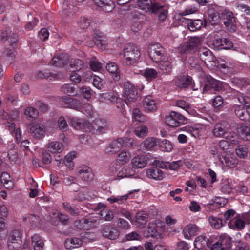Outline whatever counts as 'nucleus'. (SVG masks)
<instances>
[{
    "instance_id": "44",
    "label": "nucleus",
    "mask_w": 250,
    "mask_h": 250,
    "mask_svg": "<svg viewBox=\"0 0 250 250\" xmlns=\"http://www.w3.org/2000/svg\"><path fill=\"white\" fill-rule=\"evenodd\" d=\"M62 207L66 211L72 216H78L80 214V210L78 208L72 207L68 202L62 203Z\"/></svg>"
},
{
    "instance_id": "57",
    "label": "nucleus",
    "mask_w": 250,
    "mask_h": 250,
    "mask_svg": "<svg viewBox=\"0 0 250 250\" xmlns=\"http://www.w3.org/2000/svg\"><path fill=\"white\" fill-rule=\"evenodd\" d=\"M89 64L91 69L94 71H98L102 68V64L96 58H92L89 62Z\"/></svg>"
},
{
    "instance_id": "33",
    "label": "nucleus",
    "mask_w": 250,
    "mask_h": 250,
    "mask_svg": "<svg viewBox=\"0 0 250 250\" xmlns=\"http://www.w3.org/2000/svg\"><path fill=\"white\" fill-rule=\"evenodd\" d=\"M47 148L52 153H60L63 149V145L59 142L52 141L48 144Z\"/></svg>"
},
{
    "instance_id": "36",
    "label": "nucleus",
    "mask_w": 250,
    "mask_h": 250,
    "mask_svg": "<svg viewBox=\"0 0 250 250\" xmlns=\"http://www.w3.org/2000/svg\"><path fill=\"white\" fill-rule=\"evenodd\" d=\"M136 171L129 166L124 167L118 173V176L119 177H131L135 175Z\"/></svg>"
},
{
    "instance_id": "8",
    "label": "nucleus",
    "mask_w": 250,
    "mask_h": 250,
    "mask_svg": "<svg viewBox=\"0 0 250 250\" xmlns=\"http://www.w3.org/2000/svg\"><path fill=\"white\" fill-rule=\"evenodd\" d=\"M101 232L103 237L112 240L117 239L120 235L119 230L109 224L103 226Z\"/></svg>"
},
{
    "instance_id": "22",
    "label": "nucleus",
    "mask_w": 250,
    "mask_h": 250,
    "mask_svg": "<svg viewBox=\"0 0 250 250\" xmlns=\"http://www.w3.org/2000/svg\"><path fill=\"white\" fill-rule=\"evenodd\" d=\"M172 60L171 58H167L159 62L158 67L163 74H169L172 69Z\"/></svg>"
},
{
    "instance_id": "23",
    "label": "nucleus",
    "mask_w": 250,
    "mask_h": 250,
    "mask_svg": "<svg viewBox=\"0 0 250 250\" xmlns=\"http://www.w3.org/2000/svg\"><path fill=\"white\" fill-rule=\"evenodd\" d=\"M147 161V159L144 155H138L132 159V166L134 168H142L146 166Z\"/></svg>"
},
{
    "instance_id": "46",
    "label": "nucleus",
    "mask_w": 250,
    "mask_h": 250,
    "mask_svg": "<svg viewBox=\"0 0 250 250\" xmlns=\"http://www.w3.org/2000/svg\"><path fill=\"white\" fill-rule=\"evenodd\" d=\"M68 63L74 72L81 70L83 65L81 60L73 58L69 59Z\"/></svg>"
},
{
    "instance_id": "7",
    "label": "nucleus",
    "mask_w": 250,
    "mask_h": 250,
    "mask_svg": "<svg viewBox=\"0 0 250 250\" xmlns=\"http://www.w3.org/2000/svg\"><path fill=\"white\" fill-rule=\"evenodd\" d=\"M165 49L159 44H151L149 48L148 54L154 62H158L165 55Z\"/></svg>"
},
{
    "instance_id": "62",
    "label": "nucleus",
    "mask_w": 250,
    "mask_h": 250,
    "mask_svg": "<svg viewBox=\"0 0 250 250\" xmlns=\"http://www.w3.org/2000/svg\"><path fill=\"white\" fill-rule=\"evenodd\" d=\"M164 9L163 8V6L161 5L158 3H154L150 4V7L147 9L148 10H150L152 13L154 14H158L161 10Z\"/></svg>"
},
{
    "instance_id": "14",
    "label": "nucleus",
    "mask_w": 250,
    "mask_h": 250,
    "mask_svg": "<svg viewBox=\"0 0 250 250\" xmlns=\"http://www.w3.org/2000/svg\"><path fill=\"white\" fill-rule=\"evenodd\" d=\"M99 100L103 103H120V104H123V101L119 98L117 96L112 92H106L100 94L99 96Z\"/></svg>"
},
{
    "instance_id": "56",
    "label": "nucleus",
    "mask_w": 250,
    "mask_h": 250,
    "mask_svg": "<svg viewBox=\"0 0 250 250\" xmlns=\"http://www.w3.org/2000/svg\"><path fill=\"white\" fill-rule=\"evenodd\" d=\"M235 7L239 10L244 12L246 15L250 16V7L245 4L237 2L235 4Z\"/></svg>"
},
{
    "instance_id": "16",
    "label": "nucleus",
    "mask_w": 250,
    "mask_h": 250,
    "mask_svg": "<svg viewBox=\"0 0 250 250\" xmlns=\"http://www.w3.org/2000/svg\"><path fill=\"white\" fill-rule=\"evenodd\" d=\"M78 176L83 180L90 182L93 180L94 174L91 169L88 167H82L79 168L78 170Z\"/></svg>"
},
{
    "instance_id": "38",
    "label": "nucleus",
    "mask_w": 250,
    "mask_h": 250,
    "mask_svg": "<svg viewBox=\"0 0 250 250\" xmlns=\"http://www.w3.org/2000/svg\"><path fill=\"white\" fill-rule=\"evenodd\" d=\"M141 74L143 75L147 81H151L157 78L158 76L157 71L153 68H147L145 70L141 71Z\"/></svg>"
},
{
    "instance_id": "2",
    "label": "nucleus",
    "mask_w": 250,
    "mask_h": 250,
    "mask_svg": "<svg viewBox=\"0 0 250 250\" xmlns=\"http://www.w3.org/2000/svg\"><path fill=\"white\" fill-rule=\"evenodd\" d=\"M124 57L127 65L136 62L140 57L139 49L133 43L126 44L123 50Z\"/></svg>"
},
{
    "instance_id": "52",
    "label": "nucleus",
    "mask_w": 250,
    "mask_h": 250,
    "mask_svg": "<svg viewBox=\"0 0 250 250\" xmlns=\"http://www.w3.org/2000/svg\"><path fill=\"white\" fill-rule=\"evenodd\" d=\"M76 157L75 152H71L65 156L63 160V163L69 168H72L74 164L72 162L73 159Z\"/></svg>"
},
{
    "instance_id": "42",
    "label": "nucleus",
    "mask_w": 250,
    "mask_h": 250,
    "mask_svg": "<svg viewBox=\"0 0 250 250\" xmlns=\"http://www.w3.org/2000/svg\"><path fill=\"white\" fill-rule=\"evenodd\" d=\"M176 105L185 110L189 114L194 115L195 113V111L191 108L190 104L185 101H177L176 102Z\"/></svg>"
},
{
    "instance_id": "49",
    "label": "nucleus",
    "mask_w": 250,
    "mask_h": 250,
    "mask_svg": "<svg viewBox=\"0 0 250 250\" xmlns=\"http://www.w3.org/2000/svg\"><path fill=\"white\" fill-rule=\"evenodd\" d=\"M37 77L39 79H49L50 80L57 79L56 74L51 73L47 70L39 71Z\"/></svg>"
},
{
    "instance_id": "43",
    "label": "nucleus",
    "mask_w": 250,
    "mask_h": 250,
    "mask_svg": "<svg viewBox=\"0 0 250 250\" xmlns=\"http://www.w3.org/2000/svg\"><path fill=\"white\" fill-rule=\"evenodd\" d=\"M76 85L73 84H67L63 85L61 89L62 92L69 96L75 95L76 93Z\"/></svg>"
},
{
    "instance_id": "21",
    "label": "nucleus",
    "mask_w": 250,
    "mask_h": 250,
    "mask_svg": "<svg viewBox=\"0 0 250 250\" xmlns=\"http://www.w3.org/2000/svg\"><path fill=\"white\" fill-rule=\"evenodd\" d=\"M148 219V215L144 211L138 212L135 216L136 225L138 228H144L146 226Z\"/></svg>"
},
{
    "instance_id": "60",
    "label": "nucleus",
    "mask_w": 250,
    "mask_h": 250,
    "mask_svg": "<svg viewBox=\"0 0 250 250\" xmlns=\"http://www.w3.org/2000/svg\"><path fill=\"white\" fill-rule=\"evenodd\" d=\"M231 224L234 225V227L238 229H243L245 225V222L244 220L239 218H234L233 220L231 221Z\"/></svg>"
},
{
    "instance_id": "31",
    "label": "nucleus",
    "mask_w": 250,
    "mask_h": 250,
    "mask_svg": "<svg viewBox=\"0 0 250 250\" xmlns=\"http://www.w3.org/2000/svg\"><path fill=\"white\" fill-rule=\"evenodd\" d=\"M96 131L100 133H104L109 129V124L104 119H98L95 121Z\"/></svg>"
},
{
    "instance_id": "9",
    "label": "nucleus",
    "mask_w": 250,
    "mask_h": 250,
    "mask_svg": "<svg viewBox=\"0 0 250 250\" xmlns=\"http://www.w3.org/2000/svg\"><path fill=\"white\" fill-rule=\"evenodd\" d=\"M71 122L73 127L78 130L89 132L92 128L91 124L83 119L73 118L71 120Z\"/></svg>"
},
{
    "instance_id": "58",
    "label": "nucleus",
    "mask_w": 250,
    "mask_h": 250,
    "mask_svg": "<svg viewBox=\"0 0 250 250\" xmlns=\"http://www.w3.org/2000/svg\"><path fill=\"white\" fill-rule=\"evenodd\" d=\"M132 115L133 118L136 121L141 122L144 121L145 120V116L143 115L141 111L137 108L133 109Z\"/></svg>"
},
{
    "instance_id": "55",
    "label": "nucleus",
    "mask_w": 250,
    "mask_h": 250,
    "mask_svg": "<svg viewBox=\"0 0 250 250\" xmlns=\"http://www.w3.org/2000/svg\"><path fill=\"white\" fill-rule=\"evenodd\" d=\"M139 191V189H135L134 190L129 191L127 194L124 195L117 196L118 198L117 203L119 204H122L125 203L126 200L130 197V196L133 194V193L138 192Z\"/></svg>"
},
{
    "instance_id": "35",
    "label": "nucleus",
    "mask_w": 250,
    "mask_h": 250,
    "mask_svg": "<svg viewBox=\"0 0 250 250\" xmlns=\"http://www.w3.org/2000/svg\"><path fill=\"white\" fill-rule=\"evenodd\" d=\"M131 157V152L126 149H124L118 154L117 159L120 163L125 164L129 161Z\"/></svg>"
},
{
    "instance_id": "6",
    "label": "nucleus",
    "mask_w": 250,
    "mask_h": 250,
    "mask_svg": "<svg viewBox=\"0 0 250 250\" xmlns=\"http://www.w3.org/2000/svg\"><path fill=\"white\" fill-rule=\"evenodd\" d=\"M125 98L126 99V104H128L129 102H134L138 98L137 88L129 82L124 83Z\"/></svg>"
},
{
    "instance_id": "19",
    "label": "nucleus",
    "mask_w": 250,
    "mask_h": 250,
    "mask_svg": "<svg viewBox=\"0 0 250 250\" xmlns=\"http://www.w3.org/2000/svg\"><path fill=\"white\" fill-rule=\"evenodd\" d=\"M158 140L153 137H148L140 145V149L142 151L151 150L158 143Z\"/></svg>"
},
{
    "instance_id": "3",
    "label": "nucleus",
    "mask_w": 250,
    "mask_h": 250,
    "mask_svg": "<svg viewBox=\"0 0 250 250\" xmlns=\"http://www.w3.org/2000/svg\"><path fill=\"white\" fill-rule=\"evenodd\" d=\"M187 119L184 116L175 112L171 111L169 115L166 117L165 122L169 126L177 127L187 123Z\"/></svg>"
},
{
    "instance_id": "17",
    "label": "nucleus",
    "mask_w": 250,
    "mask_h": 250,
    "mask_svg": "<svg viewBox=\"0 0 250 250\" xmlns=\"http://www.w3.org/2000/svg\"><path fill=\"white\" fill-rule=\"evenodd\" d=\"M30 133L34 137L41 139L44 136L45 130L42 124L38 123L31 125Z\"/></svg>"
},
{
    "instance_id": "40",
    "label": "nucleus",
    "mask_w": 250,
    "mask_h": 250,
    "mask_svg": "<svg viewBox=\"0 0 250 250\" xmlns=\"http://www.w3.org/2000/svg\"><path fill=\"white\" fill-rule=\"evenodd\" d=\"M95 4L106 12H111L113 9V5L108 3V0H92Z\"/></svg>"
},
{
    "instance_id": "25",
    "label": "nucleus",
    "mask_w": 250,
    "mask_h": 250,
    "mask_svg": "<svg viewBox=\"0 0 250 250\" xmlns=\"http://www.w3.org/2000/svg\"><path fill=\"white\" fill-rule=\"evenodd\" d=\"M192 79L188 76H182L178 77L175 81L177 86L180 88H186L191 85Z\"/></svg>"
},
{
    "instance_id": "41",
    "label": "nucleus",
    "mask_w": 250,
    "mask_h": 250,
    "mask_svg": "<svg viewBox=\"0 0 250 250\" xmlns=\"http://www.w3.org/2000/svg\"><path fill=\"white\" fill-rule=\"evenodd\" d=\"M32 244L34 250H42L44 246L42 240L37 234H35L32 237Z\"/></svg>"
},
{
    "instance_id": "15",
    "label": "nucleus",
    "mask_w": 250,
    "mask_h": 250,
    "mask_svg": "<svg viewBox=\"0 0 250 250\" xmlns=\"http://www.w3.org/2000/svg\"><path fill=\"white\" fill-rule=\"evenodd\" d=\"M198 56L200 59L206 64L214 61V56L212 52L207 48H201L198 51Z\"/></svg>"
},
{
    "instance_id": "63",
    "label": "nucleus",
    "mask_w": 250,
    "mask_h": 250,
    "mask_svg": "<svg viewBox=\"0 0 250 250\" xmlns=\"http://www.w3.org/2000/svg\"><path fill=\"white\" fill-rule=\"evenodd\" d=\"M58 125L60 130L62 131H66L68 127V124L63 116L59 118Z\"/></svg>"
},
{
    "instance_id": "18",
    "label": "nucleus",
    "mask_w": 250,
    "mask_h": 250,
    "mask_svg": "<svg viewBox=\"0 0 250 250\" xmlns=\"http://www.w3.org/2000/svg\"><path fill=\"white\" fill-rule=\"evenodd\" d=\"M68 60L69 59L67 55L60 54L54 56L52 58L50 63L52 65L55 67H62L68 64Z\"/></svg>"
},
{
    "instance_id": "51",
    "label": "nucleus",
    "mask_w": 250,
    "mask_h": 250,
    "mask_svg": "<svg viewBox=\"0 0 250 250\" xmlns=\"http://www.w3.org/2000/svg\"><path fill=\"white\" fill-rule=\"evenodd\" d=\"M147 133L148 128L145 125H141L135 128V134L139 138H144L146 137Z\"/></svg>"
},
{
    "instance_id": "13",
    "label": "nucleus",
    "mask_w": 250,
    "mask_h": 250,
    "mask_svg": "<svg viewBox=\"0 0 250 250\" xmlns=\"http://www.w3.org/2000/svg\"><path fill=\"white\" fill-rule=\"evenodd\" d=\"M229 125L226 121H221L216 124L212 130L214 136L216 137H221L229 130Z\"/></svg>"
},
{
    "instance_id": "10",
    "label": "nucleus",
    "mask_w": 250,
    "mask_h": 250,
    "mask_svg": "<svg viewBox=\"0 0 250 250\" xmlns=\"http://www.w3.org/2000/svg\"><path fill=\"white\" fill-rule=\"evenodd\" d=\"M201 41V38L199 37L190 38L184 46L183 53H192L195 52L198 46L200 44Z\"/></svg>"
},
{
    "instance_id": "11",
    "label": "nucleus",
    "mask_w": 250,
    "mask_h": 250,
    "mask_svg": "<svg viewBox=\"0 0 250 250\" xmlns=\"http://www.w3.org/2000/svg\"><path fill=\"white\" fill-rule=\"evenodd\" d=\"M62 106L65 108H71L77 110L80 109L81 103L77 99L63 96L60 101Z\"/></svg>"
},
{
    "instance_id": "20",
    "label": "nucleus",
    "mask_w": 250,
    "mask_h": 250,
    "mask_svg": "<svg viewBox=\"0 0 250 250\" xmlns=\"http://www.w3.org/2000/svg\"><path fill=\"white\" fill-rule=\"evenodd\" d=\"M194 246L198 250L202 249L206 247H210L211 242L204 235L198 236L194 241Z\"/></svg>"
},
{
    "instance_id": "5",
    "label": "nucleus",
    "mask_w": 250,
    "mask_h": 250,
    "mask_svg": "<svg viewBox=\"0 0 250 250\" xmlns=\"http://www.w3.org/2000/svg\"><path fill=\"white\" fill-rule=\"evenodd\" d=\"M8 247L10 250L19 248L22 244L21 233L19 229L12 231L8 239Z\"/></svg>"
},
{
    "instance_id": "59",
    "label": "nucleus",
    "mask_w": 250,
    "mask_h": 250,
    "mask_svg": "<svg viewBox=\"0 0 250 250\" xmlns=\"http://www.w3.org/2000/svg\"><path fill=\"white\" fill-rule=\"evenodd\" d=\"M236 153L240 158H244L247 156L248 150L246 147L242 146H238L235 149Z\"/></svg>"
},
{
    "instance_id": "28",
    "label": "nucleus",
    "mask_w": 250,
    "mask_h": 250,
    "mask_svg": "<svg viewBox=\"0 0 250 250\" xmlns=\"http://www.w3.org/2000/svg\"><path fill=\"white\" fill-rule=\"evenodd\" d=\"M95 221L93 219L83 218L76 221L77 226L81 229L88 230L93 227Z\"/></svg>"
},
{
    "instance_id": "24",
    "label": "nucleus",
    "mask_w": 250,
    "mask_h": 250,
    "mask_svg": "<svg viewBox=\"0 0 250 250\" xmlns=\"http://www.w3.org/2000/svg\"><path fill=\"white\" fill-rule=\"evenodd\" d=\"M13 122L7 120L6 123H5V126L9 129L11 134L15 136L17 141L20 140L21 138L20 129L19 127L16 128L15 124Z\"/></svg>"
},
{
    "instance_id": "26",
    "label": "nucleus",
    "mask_w": 250,
    "mask_h": 250,
    "mask_svg": "<svg viewBox=\"0 0 250 250\" xmlns=\"http://www.w3.org/2000/svg\"><path fill=\"white\" fill-rule=\"evenodd\" d=\"M221 162L224 165L230 167H235L238 164V160L236 157L231 154H226L220 158Z\"/></svg>"
},
{
    "instance_id": "12",
    "label": "nucleus",
    "mask_w": 250,
    "mask_h": 250,
    "mask_svg": "<svg viewBox=\"0 0 250 250\" xmlns=\"http://www.w3.org/2000/svg\"><path fill=\"white\" fill-rule=\"evenodd\" d=\"M209 84H205L203 88V92L205 93L212 89L216 91H222L224 90L223 83L217 81L211 77L208 79Z\"/></svg>"
},
{
    "instance_id": "54",
    "label": "nucleus",
    "mask_w": 250,
    "mask_h": 250,
    "mask_svg": "<svg viewBox=\"0 0 250 250\" xmlns=\"http://www.w3.org/2000/svg\"><path fill=\"white\" fill-rule=\"evenodd\" d=\"M94 37L96 38L97 36L98 39H95L94 40L95 44L101 49H104L106 47V44L105 43H103L101 38L102 37L101 33L95 32L94 35Z\"/></svg>"
},
{
    "instance_id": "39",
    "label": "nucleus",
    "mask_w": 250,
    "mask_h": 250,
    "mask_svg": "<svg viewBox=\"0 0 250 250\" xmlns=\"http://www.w3.org/2000/svg\"><path fill=\"white\" fill-rule=\"evenodd\" d=\"M107 70L113 74V77L115 81L119 80L120 76L118 73V67L114 62L108 63L106 65Z\"/></svg>"
},
{
    "instance_id": "29",
    "label": "nucleus",
    "mask_w": 250,
    "mask_h": 250,
    "mask_svg": "<svg viewBox=\"0 0 250 250\" xmlns=\"http://www.w3.org/2000/svg\"><path fill=\"white\" fill-rule=\"evenodd\" d=\"M197 230L198 228L195 225L189 224L186 226L183 230L185 238L190 239L191 237L196 235Z\"/></svg>"
},
{
    "instance_id": "45",
    "label": "nucleus",
    "mask_w": 250,
    "mask_h": 250,
    "mask_svg": "<svg viewBox=\"0 0 250 250\" xmlns=\"http://www.w3.org/2000/svg\"><path fill=\"white\" fill-rule=\"evenodd\" d=\"M202 25V21L200 20H188V26L191 31L193 32L199 29Z\"/></svg>"
},
{
    "instance_id": "34",
    "label": "nucleus",
    "mask_w": 250,
    "mask_h": 250,
    "mask_svg": "<svg viewBox=\"0 0 250 250\" xmlns=\"http://www.w3.org/2000/svg\"><path fill=\"white\" fill-rule=\"evenodd\" d=\"M208 221L211 226L215 229H219L226 224V220L213 216L208 218Z\"/></svg>"
},
{
    "instance_id": "4",
    "label": "nucleus",
    "mask_w": 250,
    "mask_h": 250,
    "mask_svg": "<svg viewBox=\"0 0 250 250\" xmlns=\"http://www.w3.org/2000/svg\"><path fill=\"white\" fill-rule=\"evenodd\" d=\"M231 111L242 121L250 122V106L234 104L231 106Z\"/></svg>"
},
{
    "instance_id": "32",
    "label": "nucleus",
    "mask_w": 250,
    "mask_h": 250,
    "mask_svg": "<svg viewBox=\"0 0 250 250\" xmlns=\"http://www.w3.org/2000/svg\"><path fill=\"white\" fill-rule=\"evenodd\" d=\"M83 243V240L79 238L74 237L67 239L65 242V246L66 249L78 248L81 246Z\"/></svg>"
},
{
    "instance_id": "50",
    "label": "nucleus",
    "mask_w": 250,
    "mask_h": 250,
    "mask_svg": "<svg viewBox=\"0 0 250 250\" xmlns=\"http://www.w3.org/2000/svg\"><path fill=\"white\" fill-rule=\"evenodd\" d=\"M158 143L162 150L164 151L169 152L172 149V146L168 140L164 139L161 141H158Z\"/></svg>"
},
{
    "instance_id": "27",
    "label": "nucleus",
    "mask_w": 250,
    "mask_h": 250,
    "mask_svg": "<svg viewBox=\"0 0 250 250\" xmlns=\"http://www.w3.org/2000/svg\"><path fill=\"white\" fill-rule=\"evenodd\" d=\"M143 106L146 112H154L157 110L156 103L150 96L144 99Z\"/></svg>"
},
{
    "instance_id": "64",
    "label": "nucleus",
    "mask_w": 250,
    "mask_h": 250,
    "mask_svg": "<svg viewBox=\"0 0 250 250\" xmlns=\"http://www.w3.org/2000/svg\"><path fill=\"white\" fill-rule=\"evenodd\" d=\"M79 111L85 114L87 116L90 115L92 112V106L88 103L84 104L83 106L81 105Z\"/></svg>"
},
{
    "instance_id": "53",
    "label": "nucleus",
    "mask_w": 250,
    "mask_h": 250,
    "mask_svg": "<svg viewBox=\"0 0 250 250\" xmlns=\"http://www.w3.org/2000/svg\"><path fill=\"white\" fill-rule=\"evenodd\" d=\"M100 214L102 218L106 221H110L114 217V214L112 212L106 209L101 210Z\"/></svg>"
},
{
    "instance_id": "30",
    "label": "nucleus",
    "mask_w": 250,
    "mask_h": 250,
    "mask_svg": "<svg viewBox=\"0 0 250 250\" xmlns=\"http://www.w3.org/2000/svg\"><path fill=\"white\" fill-rule=\"evenodd\" d=\"M146 175L148 177L156 180H161L164 177L163 172L157 168L148 169Z\"/></svg>"
},
{
    "instance_id": "61",
    "label": "nucleus",
    "mask_w": 250,
    "mask_h": 250,
    "mask_svg": "<svg viewBox=\"0 0 250 250\" xmlns=\"http://www.w3.org/2000/svg\"><path fill=\"white\" fill-rule=\"evenodd\" d=\"M121 148L114 141H113L111 144H109L108 147L106 148L107 152H110L112 154L116 153Z\"/></svg>"
},
{
    "instance_id": "37",
    "label": "nucleus",
    "mask_w": 250,
    "mask_h": 250,
    "mask_svg": "<svg viewBox=\"0 0 250 250\" xmlns=\"http://www.w3.org/2000/svg\"><path fill=\"white\" fill-rule=\"evenodd\" d=\"M232 83L234 86L240 88L241 89L246 87L250 84L249 81L246 78L234 77L232 79Z\"/></svg>"
},
{
    "instance_id": "48",
    "label": "nucleus",
    "mask_w": 250,
    "mask_h": 250,
    "mask_svg": "<svg viewBox=\"0 0 250 250\" xmlns=\"http://www.w3.org/2000/svg\"><path fill=\"white\" fill-rule=\"evenodd\" d=\"M219 242L224 247L225 250H226L230 247L231 240L229 236L224 234L220 236V242Z\"/></svg>"
},
{
    "instance_id": "1",
    "label": "nucleus",
    "mask_w": 250,
    "mask_h": 250,
    "mask_svg": "<svg viewBox=\"0 0 250 250\" xmlns=\"http://www.w3.org/2000/svg\"><path fill=\"white\" fill-rule=\"evenodd\" d=\"M217 12L219 17L223 21L226 29L229 32H235L237 29V19L233 13L229 9L221 7L217 10Z\"/></svg>"
},
{
    "instance_id": "47",
    "label": "nucleus",
    "mask_w": 250,
    "mask_h": 250,
    "mask_svg": "<svg viewBox=\"0 0 250 250\" xmlns=\"http://www.w3.org/2000/svg\"><path fill=\"white\" fill-rule=\"evenodd\" d=\"M38 113L37 109L32 106H28L24 110V114L29 120L36 119L38 115Z\"/></svg>"
}]
</instances>
